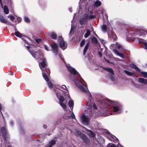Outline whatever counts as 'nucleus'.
I'll return each mask as SVG.
<instances>
[{"mask_svg":"<svg viewBox=\"0 0 147 147\" xmlns=\"http://www.w3.org/2000/svg\"><path fill=\"white\" fill-rule=\"evenodd\" d=\"M66 66L68 70L74 76V78L73 80L76 86L80 90L85 93L88 95L89 98V100L87 101L86 105L88 107V108L91 109L93 107L94 109H96L97 107L94 103L93 99L91 97V94L88 91L87 86L84 85L82 82L81 81L83 79L80 77L79 74L69 64H67Z\"/></svg>","mask_w":147,"mask_h":147,"instance_id":"nucleus-1","label":"nucleus"},{"mask_svg":"<svg viewBox=\"0 0 147 147\" xmlns=\"http://www.w3.org/2000/svg\"><path fill=\"white\" fill-rule=\"evenodd\" d=\"M98 105L102 108H107L108 109L112 108L113 111L111 113L107 114L106 116L110 115L119 114L122 112V108L121 105L118 102L111 101L100 100L98 101Z\"/></svg>","mask_w":147,"mask_h":147,"instance_id":"nucleus-2","label":"nucleus"},{"mask_svg":"<svg viewBox=\"0 0 147 147\" xmlns=\"http://www.w3.org/2000/svg\"><path fill=\"white\" fill-rule=\"evenodd\" d=\"M56 93L57 98L59 100V104L64 111H66L67 108L65 104L66 101L65 100L64 97L62 95L63 93L65 94L63 91L66 93H67L68 90L66 86L65 85H63L61 87H60L58 90L54 89Z\"/></svg>","mask_w":147,"mask_h":147,"instance_id":"nucleus-3","label":"nucleus"},{"mask_svg":"<svg viewBox=\"0 0 147 147\" xmlns=\"http://www.w3.org/2000/svg\"><path fill=\"white\" fill-rule=\"evenodd\" d=\"M96 17L94 13H93L91 10L84 14L83 17L81 18L79 20V23L80 25L85 24L88 19L94 18Z\"/></svg>","mask_w":147,"mask_h":147,"instance_id":"nucleus-4","label":"nucleus"},{"mask_svg":"<svg viewBox=\"0 0 147 147\" xmlns=\"http://www.w3.org/2000/svg\"><path fill=\"white\" fill-rule=\"evenodd\" d=\"M39 65L40 68L42 71V75L43 77L46 81L48 82L49 80V78L46 75V73H44L43 71L46 68V62L45 60H44L40 64L39 63Z\"/></svg>","mask_w":147,"mask_h":147,"instance_id":"nucleus-5","label":"nucleus"},{"mask_svg":"<svg viewBox=\"0 0 147 147\" xmlns=\"http://www.w3.org/2000/svg\"><path fill=\"white\" fill-rule=\"evenodd\" d=\"M75 135L77 136H80L86 144L89 143V140L84 134H82L81 132L79 131H76L74 133Z\"/></svg>","mask_w":147,"mask_h":147,"instance_id":"nucleus-6","label":"nucleus"},{"mask_svg":"<svg viewBox=\"0 0 147 147\" xmlns=\"http://www.w3.org/2000/svg\"><path fill=\"white\" fill-rule=\"evenodd\" d=\"M59 45L60 47L63 50L65 49L67 47V44L63 39L62 36H59L58 38Z\"/></svg>","mask_w":147,"mask_h":147,"instance_id":"nucleus-7","label":"nucleus"},{"mask_svg":"<svg viewBox=\"0 0 147 147\" xmlns=\"http://www.w3.org/2000/svg\"><path fill=\"white\" fill-rule=\"evenodd\" d=\"M51 50L56 55H58L61 58L60 54L58 53V48L56 44L55 43H53L51 45Z\"/></svg>","mask_w":147,"mask_h":147,"instance_id":"nucleus-8","label":"nucleus"},{"mask_svg":"<svg viewBox=\"0 0 147 147\" xmlns=\"http://www.w3.org/2000/svg\"><path fill=\"white\" fill-rule=\"evenodd\" d=\"M105 70L109 73V76L111 80L113 82L116 81V79L114 78V71L111 68H106Z\"/></svg>","mask_w":147,"mask_h":147,"instance_id":"nucleus-9","label":"nucleus"},{"mask_svg":"<svg viewBox=\"0 0 147 147\" xmlns=\"http://www.w3.org/2000/svg\"><path fill=\"white\" fill-rule=\"evenodd\" d=\"M106 132L109 134L110 136H109L108 138L109 140L113 141L115 142H118V139L114 136L111 134L108 130L106 131Z\"/></svg>","mask_w":147,"mask_h":147,"instance_id":"nucleus-10","label":"nucleus"},{"mask_svg":"<svg viewBox=\"0 0 147 147\" xmlns=\"http://www.w3.org/2000/svg\"><path fill=\"white\" fill-rule=\"evenodd\" d=\"M80 117L81 121L83 124L87 125L89 121L88 118L85 116L83 114H81Z\"/></svg>","mask_w":147,"mask_h":147,"instance_id":"nucleus-11","label":"nucleus"},{"mask_svg":"<svg viewBox=\"0 0 147 147\" xmlns=\"http://www.w3.org/2000/svg\"><path fill=\"white\" fill-rule=\"evenodd\" d=\"M65 94L66 95L67 94V96L68 98H69V100L68 102V105L69 106L70 108V109L71 110H72L73 109V107H74V102L70 98V96L68 94Z\"/></svg>","mask_w":147,"mask_h":147,"instance_id":"nucleus-12","label":"nucleus"},{"mask_svg":"<svg viewBox=\"0 0 147 147\" xmlns=\"http://www.w3.org/2000/svg\"><path fill=\"white\" fill-rule=\"evenodd\" d=\"M28 51L32 56L35 59H36V56H38L40 54L39 51L34 52L33 51L31 50V49H28Z\"/></svg>","mask_w":147,"mask_h":147,"instance_id":"nucleus-13","label":"nucleus"},{"mask_svg":"<svg viewBox=\"0 0 147 147\" xmlns=\"http://www.w3.org/2000/svg\"><path fill=\"white\" fill-rule=\"evenodd\" d=\"M139 35L143 37L147 35V31L141 30L139 31Z\"/></svg>","mask_w":147,"mask_h":147,"instance_id":"nucleus-14","label":"nucleus"},{"mask_svg":"<svg viewBox=\"0 0 147 147\" xmlns=\"http://www.w3.org/2000/svg\"><path fill=\"white\" fill-rule=\"evenodd\" d=\"M139 82L143 83L145 84H147V80L143 78H139L138 79Z\"/></svg>","mask_w":147,"mask_h":147,"instance_id":"nucleus-15","label":"nucleus"},{"mask_svg":"<svg viewBox=\"0 0 147 147\" xmlns=\"http://www.w3.org/2000/svg\"><path fill=\"white\" fill-rule=\"evenodd\" d=\"M113 52L115 53V54L118 55L119 56L123 58L124 57V54L123 53H119L115 49L113 50Z\"/></svg>","mask_w":147,"mask_h":147,"instance_id":"nucleus-16","label":"nucleus"},{"mask_svg":"<svg viewBox=\"0 0 147 147\" xmlns=\"http://www.w3.org/2000/svg\"><path fill=\"white\" fill-rule=\"evenodd\" d=\"M1 132L2 134L3 137L5 138L7 133V131L5 127H2L1 129Z\"/></svg>","mask_w":147,"mask_h":147,"instance_id":"nucleus-17","label":"nucleus"},{"mask_svg":"<svg viewBox=\"0 0 147 147\" xmlns=\"http://www.w3.org/2000/svg\"><path fill=\"white\" fill-rule=\"evenodd\" d=\"M130 66L132 68L134 69L136 71L139 72H140V69L136 66L134 65V64H130Z\"/></svg>","mask_w":147,"mask_h":147,"instance_id":"nucleus-18","label":"nucleus"},{"mask_svg":"<svg viewBox=\"0 0 147 147\" xmlns=\"http://www.w3.org/2000/svg\"><path fill=\"white\" fill-rule=\"evenodd\" d=\"M0 21L3 23H6L7 21L2 16H0Z\"/></svg>","mask_w":147,"mask_h":147,"instance_id":"nucleus-19","label":"nucleus"},{"mask_svg":"<svg viewBox=\"0 0 147 147\" xmlns=\"http://www.w3.org/2000/svg\"><path fill=\"white\" fill-rule=\"evenodd\" d=\"M101 4V2L98 0H97L94 3V6L95 7H98L100 6Z\"/></svg>","mask_w":147,"mask_h":147,"instance_id":"nucleus-20","label":"nucleus"},{"mask_svg":"<svg viewBox=\"0 0 147 147\" xmlns=\"http://www.w3.org/2000/svg\"><path fill=\"white\" fill-rule=\"evenodd\" d=\"M55 144V141L52 140L50 141L48 145L46 147H51Z\"/></svg>","mask_w":147,"mask_h":147,"instance_id":"nucleus-21","label":"nucleus"},{"mask_svg":"<svg viewBox=\"0 0 147 147\" xmlns=\"http://www.w3.org/2000/svg\"><path fill=\"white\" fill-rule=\"evenodd\" d=\"M4 11L5 14H8L9 13V10L7 7L5 5L3 7Z\"/></svg>","mask_w":147,"mask_h":147,"instance_id":"nucleus-22","label":"nucleus"},{"mask_svg":"<svg viewBox=\"0 0 147 147\" xmlns=\"http://www.w3.org/2000/svg\"><path fill=\"white\" fill-rule=\"evenodd\" d=\"M89 47V44L88 43L85 46L83 52V54L84 55H85Z\"/></svg>","mask_w":147,"mask_h":147,"instance_id":"nucleus-23","label":"nucleus"},{"mask_svg":"<svg viewBox=\"0 0 147 147\" xmlns=\"http://www.w3.org/2000/svg\"><path fill=\"white\" fill-rule=\"evenodd\" d=\"M88 134L90 136V137L94 138V137L95 136V134L92 132V131L90 130H88Z\"/></svg>","mask_w":147,"mask_h":147,"instance_id":"nucleus-24","label":"nucleus"},{"mask_svg":"<svg viewBox=\"0 0 147 147\" xmlns=\"http://www.w3.org/2000/svg\"><path fill=\"white\" fill-rule=\"evenodd\" d=\"M50 36L51 38L53 39H55L57 38V35L55 33L52 32L51 33Z\"/></svg>","mask_w":147,"mask_h":147,"instance_id":"nucleus-25","label":"nucleus"},{"mask_svg":"<svg viewBox=\"0 0 147 147\" xmlns=\"http://www.w3.org/2000/svg\"><path fill=\"white\" fill-rule=\"evenodd\" d=\"M90 31L89 30H86V32L84 34V36L85 38H86L90 35Z\"/></svg>","mask_w":147,"mask_h":147,"instance_id":"nucleus-26","label":"nucleus"},{"mask_svg":"<svg viewBox=\"0 0 147 147\" xmlns=\"http://www.w3.org/2000/svg\"><path fill=\"white\" fill-rule=\"evenodd\" d=\"M91 41L94 44H96L97 43V40L95 37H92L91 39Z\"/></svg>","mask_w":147,"mask_h":147,"instance_id":"nucleus-27","label":"nucleus"},{"mask_svg":"<svg viewBox=\"0 0 147 147\" xmlns=\"http://www.w3.org/2000/svg\"><path fill=\"white\" fill-rule=\"evenodd\" d=\"M140 73L143 77L145 78L147 77V72L142 71L140 72Z\"/></svg>","mask_w":147,"mask_h":147,"instance_id":"nucleus-28","label":"nucleus"},{"mask_svg":"<svg viewBox=\"0 0 147 147\" xmlns=\"http://www.w3.org/2000/svg\"><path fill=\"white\" fill-rule=\"evenodd\" d=\"M15 34L16 36L19 37H21L22 36L21 34L18 31H16L15 32Z\"/></svg>","mask_w":147,"mask_h":147,"instance_id":"nucleus-29","label":"nucleus"},{"mask_svg":"<svg viewBox=\"0 0 147 147\" xmlns=\"http://www.w3.org/2000/svg\"><path fill=\"white\" fill-rule=\"evenodd\" d=\"M124 71L125 73L128 76H131L133 75V73L129 71L125 70Z\"/></svg>","mask_w":147,"mask_h":147,"instance_id":"nucleus-30","label":"nucleus"},{"mask_svg":"<svg viewBox=\"0 0 147 147\" xmlns=\"http://www.w3.org/2000/svg\"><path fill=\"white\" fill-rule=\"evenodd\" d=\"M102 31L105 32L106 31L107 26L105 25H103L102 26Z\"/></svg>","mask_w":147,"mask_h":147,"instance_id":"nucleus-31","label":"nucleus"},{"mask_svg":"<svg viewBox=\"0 0 147 147\" xmlns=\"http://www.w3.org/2000/svg\"><path fill=\"white\" fill-rule=\"evenodd\" d=\"M48 85L49 88H52V83L51 82H48L47 83Z\"/></svg>","mask_w":147,"mask_h":147,"instance_id":"nucleus-32","label":"nucleus"},{"mask_svg":"<svg viewBox=\"0 0 147 147\" xmlns=\"http://www.w3.org/2000/svg\"><path fill=\"white\" fill-rule=\"evenodd\" d=\"M24 20L27 23H29L30 22L29 19L26 17H24Z\"/></svg>","mask_w":147,"mask_h":147,"instance_id":"nucleus-33","label":"nucleus"},{"mask_svg":"<svg viewBox=\"0 0 147 147\" xmlns=\"http://www.w3.org/2000/svg\"><path fill=\"white\" fill-rule=\"evenodd\" d=\"M116 44L117 45V48L118 49H122L123 47L122 46L119 44H118L117 42L116 43Z\"/></svg>","mask_w":147,"mask_h":147,"instance_id":"nucleus-34","label":"nucleus"},{"mask_svg":"<svg viewBox=\"0 0 147 147\" xmlns=\"http://www.w3.org/2000/svg\"><path fill=\"white\" fill-rule=\"evenodd\" d=\"M85 40H83L81 42V43H80V46L81 47H82L85 44Z\"/></svg>","mask_w":147,"mask_h":147,"instance_id":"nucleus-35","label":"nucleus"},{"mask_svg":"<svg viewBox=\"0 0 147 147\" xmlns=\"http://www.w3.org/2000/svg\"><path fill=\"white\" fill-rule=\"evenodd\" d=\"M139 42L140 43H144L145 42V40L142 39H140L139 40Z\"/></svg>","mask_w":147,"mask_h":147,"instance_id":"nucleus-36","label":"nucleus"},{"mask_svg":"<svg viewBox=\"0 0 147 147\" xmlns=\"http://www.w3.org/2000/svg\"><path fill=\"white\" fill-rule=\"evenodd\" d=\"M41 41V39L40 38H38L35 39L36 42L37 43H39Z\"/></svg>","mask_w":147,"mask_h":147,"instance_id":"nucleus-37","label":"nucleus"},{"mask_svg":"<svg viewBox=\"0 0 147 147\" xmlns=\"http://www.w3.org/2000/svg\"><path fill=\"white\" fill-rule=\"evenodd\" d=\"M70 117H71L72 119H75V116L73 113H72L71 116H70L69 118Z\"/></svg>","mask_w":147,"mask_h":147,"instance_id":"nucleus-38","label":"nucleus"},{"mask_svg":"<svg viewBox=\"0 0 147 147\" xmlns=\"http://www.w3.org/2000/svg\"><path fill=\"white\" fill-rule=\"evenodd\" d=\"M101 42L103 44L106 43L105 41L103 39H100Z\"/></svg>","mask_w":147,"mask_h":147,"instance_id":"nucleus-39","label":"nucleus"},{"mask_svg":"<svg viewBox=\"0 0 147 147\" xmlns=\"http://www.w3.org/2000/svg\"><path fill=\"white\" fill-rule=\"evenodd\" d=\"M98 56L100 57H101L102 56V53L100 51H98Z\"/></svg>","mask_w":147,"mask_h":147,"instance_id":"nucleus-40","label":"nucleus"},{"mask_svg":"<svg viewBox=\"0 0 147 147\" xmlns=\"http://www.w3.org/2000/svg\"><path fill=\"white\" fill-rule=\"evenodd\" d=\"M144 48L147 49V43H145V42L144 43Z\"/></svg>","mask_w":147,"mask_h":147,"instance_id":"nucleus-41","label":"nucleus"},{"mask_svg":"<svg viewBox=\"0 0 147 147\" xmlns=\"http://www.w3.org/2000/svg\"><path fill=\"white\" fill-rule=\"evenodd\" d=\"M45 49L46 50H47V51H49V47L47 45H45Z\"/></svg>","mask_w":147,"mask_h":147,"instance_id":"nucleus-42","label":"nucleus"},{"mask_svg":"<svg viewBox=\"0 0 147 147\" xmlns=\"http://www.w3.org/2000/svg\"><path fill=\"white\" fill-rule=\"evenodd\" d=\"M113 38L114 40H115L117 39V37L116 35L114 34H113Z\"/></svg>","mask_w":147,"mask_h":147,"instance_id":"nucleus-43","label":"nucleus"},{"mask_svg":"<svg viewBox=\"0 0 147 147\" xmlns=\"http://www.w3.org/2000/svg\"><path fill=\"white\" fill-rule=\"evenodd\" d=\"M14 19V17L13 16H10V19L12 21H13Z\"/></svg>","mask_w":147,"mask_h":147,"instance_id":"nucleus-44","label":"nucleus"},{"mask_svg":"<svg viewBox=\"0 0 147 147\" xmlns=\"http://www.w3.org/2000/svg\"><path fill=\"white\" fill-rule=\"evenodd\" d=\"M5 147H11L10 145H9L8 144H5Z\"/></svg>","mask_w":147,"mask_h":147,"instance_id":"nucleus-45","label":"nucleus"},{"mask_svg":"<svg viewBox=\"0 0 147 147\" xmlns=\"http://www.w3.org/2000/svg\"><path fill=\"white\" fill-rule=\"evenodd\" d=\"M0 4L1 6V7H3V5L2 4V0H0Z\"/></svg>","mask_w":147,"mask_h":147,"instance_id":"nucleus-46","label":"nucleus"},{"mask_svg":"<svg viewBox=\"0 0 147 147\" xmlns=\"http://www.w3.org/2000/svg\"><path fill=\"white\" fill-rule=\"evenodd\" d=\"M10 124L11 125V126H13V122L12 121H11L10 122Z\"/></svg>","mask_w":147,"mask_h":147,"instance_id":"nucleus-47","label":"nucleus"},{"mask_svg":"<svg viewBox=\"0 0 147 147\" xmlns=\"http://www.w3.org/2000/svg\"><path fill=\"white\" fill-rule=\"evenodd\" d=\"M104 59L108 63H109V61L108 60H107L106 59H105V57H104Z\"/></svg>","mask_w":147,"mask_h":147,"instance_id":"nucleus-48","label":"nucleus"},{"mask_svg":"<svg viewBox=\"0 0 147 147\" xmlns=\"http://www.w3.org/2000/svg\"><path fill=\"white\" fill-rule=\"evenodd\" d=\"M69 11L71 12H72V9H71V8H69Z\"/></svg>","mask_w":147,"mask_h":147,"instance_id":"nucleus-49","label":"nucleus"},{"mask_svg":"<svg viewBox=\"0 0 147 147\" xmlns=\"http://www.w3.org/2000/svg\"><path fill=\"white\" fill-rule=\"evenodd\" d=\"M43 127L45 129H46L47 127V126L46 125H43Z\"/></svg>","mask_w":147,"mask_h":147,"instance_id":"nucleus-50","label":"nucleus"},{"mask_svg":"<svg viewBox=\"0 0 147 147\" xmlns=\"http://www.w3.org/2000/svg\"><path fill=\"white\" fill-rule=\"evenodd\" d=\"M17 20L18 22H20V18H18Z\"/></svg>","mask_w":147,"mask_h":147,"instance_id":"nucleus-51","label":"nucleus"},{"mask_svg":"<svg viewBox=\"0 0 147 147\" xmlns=\"http://www.w3.org/2000/svg\"><path fill=\"white\" fill-rule=\"evenodd\" d=\"M72 28H73L72 27V26H71V30H70V32H69V34H70V33L72 31Z\"/></svg>","mask_w":147,"mask_h":147,"instance_id":"nucleus-52","label":"nucleus"},{"mask_svg":"<svg viewBox=\"0 0 147 147\" xmlns=\"http://www.w3.org/2000/svg\"><path fill=\"white\" fill-rule=\"evenodd\" d=\"M2 109V107L1 105V104H0V111Z\"/></svg>","mask_w":147,"mask_h":147,"instance_id":"nucleus-53","label":"nucleus"},{"mask_svg":"<svg viewBox=\"0 0 147 147\" xmlns=\"http://www.w3.org/2000/svg\"><path fill=\"white\" fill-rule=\"evenodd\" d=\"M26 47H27V48H28V49H29L30 48V47L29 46H26Z\"/></svg>","mask_w":147,"mask_h":147,"instance_id":"nucleus-54","label":"nucleus"},{"mask_svg":"<svg viewBox=\"0 0 147 147\" xmlns=\"http://www.w3.org/2000/svg\"><path fill=\"white\" fill-rule=\"evenodd\" d=\"M13 73H12V72H11V76H12L13 75Z\"/></svg>","mask_w":147,"mask_h":147,"instance_id":"nucleus-55","label":"nucleus"},{"mask_svg":"<svg viewBox=\"0 0 147 147\" xmlns=\"http://www.w3.org/2000/svg\"><path fill=\"white\" fill-rule=\"evenodd\" d=\"M114 44H113L111 45V46H114Z\"/></svg>","mask_w":147,"mask_h":147,"instance_id":"nucleus-56","label":"nucleus"},{"mask_svg":"<svg viewBox=\"0 0 147 147\" xmlns=\"http://www.w3.org/2000/svg\"><path fill=\"white\" fill-rule=\"evenodd\" d=\"M7 17L8 18H9L10 17V16H8Z\"/></svg>","mask_w":147,"mask_h":147,"instance_id":"nucleus-57","label":"nucleus"},{"mask_svg":"<svg viewBox=\"0 0 147 147\" xmlns=\"http://www.w3.org/2000/svg\"><path fill=\"white\" fill-rule=\"evenodd\" d=\"M41 56H42L43 55H42V54L41 55Z\"/></svg>","mask_w":147,"mask_h":147,"instance_id":"nucleus-58","label":"nucleus"},{"mask_svg":"<svg viewBox=\"0 0 147 147\" xmlns=\"http://www.w3.org/2000/svg\"><path fill=\"white\" fill-rule=\"evenodd\" d=\"M73 21V20H71V22H72V21Z\"/></svg>","mask_w":147,"mask_h":147,"instance_id":"nucleus-59","label":"nucleus"},{"mask_svg":"<svg viewBox=\"0 0 147 147\" xmlns=\"http://www.w3.org/2000/svg\"><path fill=\"white\" fill-rule=\"evenodd\" d=\"M121 147H123V146H121Z\"/></svg>","mask_w":147,"mask_h":147,"instance_id":"nucleus-60","label":"nucleus"}]
</instances>
